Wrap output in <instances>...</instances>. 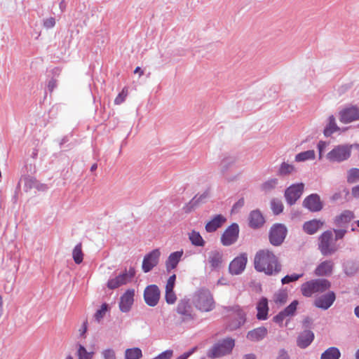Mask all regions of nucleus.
<instances>
[{"instance_id":"nucleus-59","label":"nucleus","mask_w":359,"mask_h":359,"mask_svg":"<svg viewBox=\"0 0 359 359\" xmlns=\"http://www.w3.org/2000/svg\"><path fill=\"white\" fill-rule=\"evenodd\" d=\"M197 349V347L195 346L192 348L191 350H189L187 352L184 353L182 355L179 356L177 359H187L189 357H190Z\"/></svg>"},{"instance_id":"nucleus-29","label":"nucleus","mask_w":359,"mask_h":359,"mask_svg":"<svg viewBox=\"0 0 359 359\" xmlns=\"http://www.w3.org/2000/svg\"><path fill=\"white\" fill-rule=\"evenodd\" d=\"M226 219L221 215H216L212 220L205 225V230L208 232L215 231L225 222Z\"/></svg>"},{"instance_id":"nucleus-57","label":"nucleus","mask_w":359,"mask_h":359,"mask_svg":"<svg viewBox=\"0 0 359 359\" xmlns=\"http://www.w3.org/2000/svg\"><path fill=\"white\" fill-rule=\"evenodd\" d=\"M287 317L285 315L283 311H280L278 314L273 317V321L278 324H282L285 318Z\"/></svg>"},{"instance_id":"nucleus-19","label":"nucleus","mask_w":359,"mask_h":359,"mask_svg":"<svg viewBox=\"0 0 359 359\" xmlns=\"http://www.w3.org/2000/svg\"><path fill=\"white\" fill-rule=\"evenodd\" d=\"M135 290L129 289L121 297L119 309L123 313L128 312L134 302Z\"/></svg>"},{"instance_id":"nucleus-61","label":"nucleus","mask_w":359,"mask_h":359,"mask_svg":"<svg viewBox=\"0 0 359 359\" xmlns=\"http://www.w3.org/2000/svg\"><path fill=\"white\" fill-rule=\"evenodd\" d=\"M245 204V201L243 198H240L233 206V210H238L241 208Z\"/></svg>"},{"instance_id":"nucleus-24","label":"nucleus","mask_w":359,"mask_h":359,"mask_svg":"<svg viewBox=\"0 0 359 359\" xmlns=\"http://www.w3.org/2000/svg\"><path fill=\"white\" fill-rule=\"evenodd\" d=\"M245 322V314L240 309H236L235 319L229 323L228 328L229 330L233 331L239 328Z\"/></svg>"},{"instance_id":"nucleus-34","label":"nucleus","mask_w":359,"mask_h":359,"mask_svg":"<svg viewBox=\"0 0 359 359\" xmlns=\"http://www.w3.org/2000/svg\"><path fill=\"white\" fill-rule=\"evenodd\" d=\"M142 357V352L139 348H127L125 351V359H140Z\"/></svg>"},{"instance_id":"nucleus-62","label":"nucleus","mask_w":359,"mask_h":359,"mask_svg":"<svg viewBox=\"0 0 359 359\" xmlns=\"http://www.w3.org/2000/svg\"><path fill=\"white\" fill-rule=\"evenodd\" d=\"M56 80L54 79H51L48 83V88L50 92H52L55 88L56 87Z\"/></svg>"},{"instance_id":"nucleus-30","label":"nucleus","mask_w":359,"mask_h":359,"mask_svg":"<svg viewBox=\"0 0 359 359\" xmlns=\"http://www.w3.org/2000/svg\"><path fill=\"white\" fill-rule=\"evenodd\" d=\"M341 353L337 348L330 347L321 354L320 359H339Z\"/></svg>"},{"instance_id":"nucleus-43","label":"nucleus","mask_w":359,"mask_h":359,"mask_svg":"<svg viewBox=\"0 0 359 359\" xmlns=\"http://www.w3.org/2000/svg\"><path fill=\"white\" fill-rule=\"evenodd\" d=\"M271 208L275 215H279L283 212V205L280 200L273 198L271 201Z\"/></svg>"},{"instance_id":"nucleus-52","label":"nucleus","mask_w":359,"mask_h":359,"mask_svg":"<svg viewBox=\"0 0 359 359\" xmlns=\"http://www.w3.org/2000/svg\"><path fill=\"white\" fill-rule=\"evenodd\" d=\"M339 112H359V107L357 105L352 104H347L344 108L341 109Z\"/></svg>"},{"instance_id":"nucleus-16","label":"nucleus","mask_w":359,"mask_h":359,"mask_svg":"<svg viewBox=\"0 0 359 359\" xmlns=\"http://www.w3.org/2000/svg\"><path fill=\"white\" fill-rule=\"evenodd\" d=\"M224 253L220 250H212L208 253V262L212 270L220 269L224 264Z\"/></svg>"},{"instance_id":"nucleus-27","label":"nucleus","mask_w":359,"mask_h":359,"mask_svg":"<svg viewBox=\"0 0 359 359\" xmlns=\"http://www.w3.org/2000/svg\"><path fill=\"white\" fill-rule=\"evenodd\" d=\"M257 318L258 320H264L267 318L269 306L268 300L265 297H262L257 305Z\"/></svg>"},{"instance_id":"nucleus-15","label":"nucleus","mask_w":359,"mask_h":359,"mask_svg":"<svg viewBox=\"0 0 359 359\" xmlns=\"http://www.w3.org/2000/svg\"><path fill=\"white\" fill-rule=\"evenodd\" d=\"M248 257L245 253L241 254L236 257L229 264V273L232 275L241 274L245 269Z\"/></svg>"},{"instance_id":"nucleus-49","label":"nucleus","mask_w":359,"mask_h":359,"mask_svg":"<svg viewBox=\"0 0 359 359\" xmlns=\"http://www.w3.org/2000/svg\"><path fill=\"white\" fill-rule=\"evenodd\" d=\"M101 354L103 359H116L115 351L111 348L104 349Z\"/></svg>"},{"instance_id":"nucleus-12","label":"nucleus","mask_w":359,"mask_h":359,"mask_svg":"<svg viewBox=\"0 0 359 359\" xmlns=\"http://www.w3.org/2000/svg\"><path fill=\"white\" fill-rule=\"evenodd\" d=\"M161 252L158 249H154L146 255L142 262V271L144 273L151 271L158 264Z\"/></svg>"},{"instance_id":"nucleus-10","label":"nucleus","mask_w":359,"mask_h":359,"mask_svg":"<svg viewBox=\"0 0 359 359\" xmlns=\"http://www.w3.org/2000/svg\"><path fill=\"white\" fill-rule=\"evenodd\" d=\"M161 291L156 285H149L144 289V299L151 307L156 306L159 302Z\"/></svg>"},{"instance_id":"nucleus-14","label":"nucleus","mask_w":359,"mask_h":359,"mask_svg":"<svg viewBox=\"0 0 359 359\" xmlns=\"http://www.w3.org/2000/svg\"><path fill=\"white\" fill-rule=\"evenodd\" d=\"M336 299V294L333 291L320 295L314 300L313 304L316 307L323 310H327L333 304Z\"/></svg>"},{"instance_id":"nucleus-63","label":"nucleus","mask_w":359,"mask_h":359,"mask_svg":"<svg viewBox=\"0 0 359 359\" xmlns=\"http://www.w3.org/2000/svg\"><path fill=\"white\" fill-rule=\"evenodd\" d=\"M351 194L354 198H359V185H357L352 188Z\"/></svg>"},{"instance_id":"nucleus-3","label":"nucleus","mask_w":359,"mask_h":359,"mask_svg":"<svg viewBox=\"0 0 359 359\" xmlns=\"http://www.w3.org/2000/svg\"><path fill=\"white\" fill-rule=\"evenodd\" d=\"M235 346V340L227 337L219 340L208 351L207 355L210 358H219L229 355Z\"/></svg>"},{"instance_id":"nucleus-46","label":"nucleus","mask_w":359,"mask_h":359,"mask_svg":"<svg viewBox=\"0 0 359 359\" xmlns=\"http://www.w3.org/2000/svg\"><path fill=\"white\" fill-rule=\"evenodd\" d=\"M107 309H108V305L107 304H103L101 306V308L100 309H98L96 311V313H95V315H94L95 319L97 322H100L104 316L106 312L107 311Z\"/></svg>"},{"instance_id":"nucleus-44","label":"nucleus","mask_w":359,"mask_h":359,"mask_svg":"<svg viewBox=\"0 0 359 359\" xmlns=\"http://www.w3.org/2000/svg\"><path fill=\"white\" fill-rule=\"evenodd\" d=\"M287 299V293L286 291L280 290L274 294L273 300L276 304H283Z\"/></svg>"},{"instance_id":"nucleus-23","label":"nucleus","mask_w":359,"mask_h":359,"mask_svg":"<svg viewBox=\"0 0 359 359\" xmlns=\"http://www.w3.org/2000/svg\"><path fill=\"white\" fill-rule=\"evenodd\" d=\"M183 250L176 251L172 252L168 257L165 262L166 270L170 272L171 270L175 269L182 259L183 255Z\"/></svg>"},{"instance_id":"nucleus-60","label":"nucleus","mask_w":359,"mask_h":359,"mask_svg":"<svg viewBox=\"0 0 359 359\" xmlns=\"http://www.w3.org/2000/svg\"><path fill=\"white\" fill-rule=\"evenodd\" d=\"M126 96V95L124 94V91L123 90L116 96V97L114 100V103L116 104H121L124 101Z\"/></svg>"},{"instance_id":"nucleus-36","label":"nucleus","mask_w":359,"mask_h":359,"mask_svg":"<svg viewBox=\"0 0 359 359\" xmlns=\"http://www.w3.org/2000/svg\"><path fill=\"white\" fill-rule=\"evenodd\" d=\"M93 355L94 352L87 351L86 348L83 345L79 344L78 346L76 351L78 359H93Z\"/></svg>"},{"instance_id":"nucleus-64","label":"nucleus","mask_w":359,"mask_h":359,"mask_svg":"<svg viewBox=\"0 0 359 359\" xmlns=\"http://www.w3.org/2000/svg\"><path fill=\"white\" fill-rule=\"evenodd\" d=\"M243 359H257L254 353H248L243 355Z\"/></svg>"},{"instance_id":"nucleus-11","label":"nucleus","mask_w":359,"mask_h":359,"mask_svg":"<svg viewBox=\"0 0 359 359\" xmlns=\"http://www.w3.org/2000/svg\"><path fill=\"white\" fill-rule=\"evenodd\" d=\"M239 227L236 223L230 225L223 233L221 243L224 246H229L235 243L238 238Z\"/></svg>"},{"instance_id":"nucleus-8","label":"nucleus","mask_w":359,"mask_h":359,"mask_svg":"<svg viewBox=\"0 0 359 359\" xmlns=\"http://www.w3.org/2000/svg\"><path fill=\"white\" fill-rule=\"evenodd\" d=\"M287 230L286 226L282 224H273L269 231V241L273 246H280L287 236Z\"/></svg>"},{"instance_id":"nucleus-18","label":"nucleus","mask_w":359,"mask_h":359,"mask_svg":"<svg viewBox=\"0 0 359 359\" xmlns=\"http://www.w3.org/2000/svg\"><path fill=\"white\" fill-rule=\"evenodd\" d=\"M210 197V191L206 189L202 194H196L184 207V212L188 213L191 212L196 207L205 203Z\"/></svg>"},{"instance_id":"nucleus-1","label":"nucleus","mask_w":359,"mask_h":359,"mask_svg":"<svg viewBox=\"0 0 359 359\" xmlns=\"http://www.w3.org/2000/svg\"><path fill=\"white\" fill-rule=\"evenodd\" d=\"M255 269L267 275L278 273L281 270L277 257L273 252L265 249L259 250L254 259Z\"/></svg>"},{"instance_id":"nucleus-17","label":"nucleus","mask_w":359,"mask_h":359,"mask_svg":"<svg viewBox=\"0 0 359 359\" xmlns=\"http://www.w3.org/2000/svg\"><path fill=\"white\" fill-rule=\"evenodd\" d=\"M303 206L311 212H318L323 208L320 196L316 194H312L305 198L303 201Z\"/></svg>"},{"instance_id":"nucleus-41","label":"nucleus","mask_w":359,"mask_h":359,"mask_svg":"<svg viewBox=\"0 0 359 359\" xmlns=\"http://www.w3.org/2000/svg\"><path fill=\"white\" fill-rule=\"evenodd\" d=\"M277 184L278 180L276 178L269 179L261 185V189L265 192H269L275 189Z\"/></svg>"},{"instance_id":"nucleus-5","label":"nucleus","mask_w":359,"mask_h":359,"mask_svg":"<svg viewBox=\"0 0 359 359\" xmlns=\"http://www.w3.org/2000/svg\"><path fill=\"white\" fill-rule=\"evenodd\" d=\"M351 155L349 144H338L327 154L326 158L331 163H341L347 161Z\"/></svg>"},{"instance_id":"nucleus-9","label":"nucleus","mask_w":359,"mask_h":359,"mask_svg":"<svg viewBox=\"0 0 359 359\" xmlns=\"http://www.w3.org/2000/svg\"><path fill=\"white\" fill-rule=\"evenodd\" d=\"M176 312L184 322L191 321L195 319L196 313L189 299L184 298L179 301L176 307Z\"/></svg>"},{"instance_id":"nucleus-22","label":"nucleus","mask_w":359,"mask_h":359,"mask_svg":"<svg viewBox=\"0 0 359 359\" xmlns=\"http://www.w3.org/2000/svg\"><path fill=\"white\" fill-rule=\"evenodd\" d=\"M268 330L265 327H259L249 331L246 337L251 341H259L267 335Z\"/></svg>"},{"instance_id":"nucleus-32","label":"nucleus","mask_w":359,"mask_h":359,"mask_svg":"<svg viewBox=\"0 0 359 359\" xmlns=\"http://www.w3.org/2000/svg\"><path fill=\"white\" fill-rule=\"evenodd\" d=\"M315 157L316 153L314 150H308L297 154L295 156V161L297 162H304L309 160H313Z\"/></svg>"},{"instance_id":"nucleus-26","label":"nucleus","mask_w":359,"mask_h":359,"mask_svg":"<svg viewBox=\"0 0 359 359\" xmlns=\"http://www.w3.org/2000/svg\"><path fill=\"white\" fill-rule=\"evenodd\" d=\"M334 264L327 260L320 264L315 270V274L318 276H329L332 272Z\"/></svg>"},{"instance_id":"nucleus-33","label":"nucleus","mask_w":359,"mask_h":359,"mask_svg":"<svg viewBox=\"0 0 359 359\" xmlns=\"http://www.w3.org/2000/svg\"><path fill=\"white\" fill-rule=\"evenodd\" d=\"M189 238L191 242L192 245L195 246L203 247L205 245V241L203 239L202 236L198 232L196 231H192L189 233Z\"/></svg>"},{"instance_id":"nucleus-45","label":"nucleus","mask_w":359,"mask_h":359,"mask_svg":"<svg viewBox=\"0 0 359 359\" xmlns=\"http://www.w3.org/2000/svg\"><path fill=\"white\" fill-rule=\"evenodd\" d=\"M299 302L297 300H294L289 306H287L283 311H282L287 317L293 316L297 310Z\"/></svg>"},{"instance_id":"nucleus-31","label":"nucleus","mask_w":359,"mask_h":359,"mask_svg":"<svg viewBox=\"0 0 359 359\" xmlns=\"http://www.w3.org/2000/svg\"><path fill=\"white\" fill-rule=\"evenodd\" d=\"M339 130V128L336 124L335 118L333 116H330L329 118V123L323 131L325 136L330 137L332 134Z\"/></svg>"},{"instance_id":"nucleus-6","label":"nucleus","mask_w":359,"mask_h":359,"mask_svg":"<svg viewBox=\"0 0 359 359\" xmlns=\"http://www.w3.org/2000/svg\"><path fill=\"white\" fill-rule=\"evenodd\" d=\"M318 248L321 253L325 255H331L338 250L336 241L333 238V233L331 231H326L319 237Z\"/></svg>"},{"instance_id":"nucleus-20","label":"nucleus","mask_w":359,"mask_h":359,"mask_svg":"<svg viewBox=\"0 0 359 359\" xmlns=\"http://www.w3.org/2000/svg\"><path fill=\"white\" fill-rule=\"evenodd\" d=\"M249 226L252 229L261 228L265 223V219L259 210L251 211L248 216Z\"/></svg>"},{"instance_id":"nucleus-47","label":"nucleus","mask_w":359,"mask_h":359,"mask_svg":"<svg viewBox=\"0 0 359 359\" xmlns=\"http://www.w3.org/2000/svg\"><path fill=\"white\" fill-rule=\"evenodd\" d=\"M165 302L168 304H173L176 302L177 297L173 290L165 289Z\"/></svg>"},{"instance_id":"nucleus-42","label":"nucleus","mask_w":359,"mask_h":359,"mask_svg":"<svg viewBox=\"0 0 359 359\" xmlns=\"http://www.w3.org/2000/svg\"><path fill=\"white\" fill-rule=\"evenodd\" d=\"M234 163L235 158L233 157L228 156L223 158L220 163L222 173L224 175Z\"/></svg>"},{"instance_id":"nucleus-37","label":"nucleus","mask_w":359,"mask_h":359,"mask_svg":"<svg viewBox=\"0 0 359 359\" xmlns=\"http://www.w3.org/2000/svg\"><path fill=\"white\" fill-rule=\"evenodd\" d=\"M346 180L350 184L359 182V169L356 168L349 169L347 172Z\"/></svg>"},{"instance_id":"nucleus-38","label":"nucleus","mask_w":359,"mask_h":359,"mask_svg":"<svg viewBox=\"0 0 359 359\" xmlns=\"http://www.w3.org/2000/svg\"><path fill=\"white\" fill-rule=\"evenodd\" d=\"M358 270L356 264L352 261H348L344 264V271L347 276L354 275Z\"/></svg>"},{"instance_id":"nucleus-4","label":"nucleus","mask_w":359,"mask_h":359,"mask_svg":"<svg viewBox=\"0 0 359 359\" xmlns=\"http://www.w3.org/2000/svg\"><path fill=\"white\" fill-rule=\"evenodd\" d=\"M330 287L331 283L327 279H313L303 283L301 291L304 297H310L314 294L325 292Z\"/></svg>"},{"instance_id":"nucleus-35","label":"nucleus","mask_w":359,"mask_h":359,"mask_svg":"<svg viewBox=\"0 0 359 359\" xmlns=\"http://www.w3.org/2000/svg\"><path fill=\"white\" fill-rule=\"evenodd\" d=\"M295 170L294 165L287 163L283 162L281 163L278 170V175L279 176H286L292 173Z\"/></svg>"},{"instance_id":"nucleus-40","label":"nucleus","mask_w":359,"mask_h":359,"mask_svg":"<svg viewBox=\"0 0 359 359\" xmlns=\"http://www.w3.org/2000/svg\"><path fill=\"white\" fill-rule=\"evenodd\" d=\"M339 121L347 124L359 119V114H339Z\"/></svg>"},{"instance_id":"nucleus-53","label":"nucleus","mask_w":359,"mask_h":359,"mask_svg":"<svg viewBox=\"0 0 359 359\" xmlns=\"http://www.w3.org/2000/svg\"><path fill=\"white\" fill-rule=\"evenodd\" d=\"M175 280H176L175 274L170 276L166 283L165 289L173 290L174 287H175Z\"/></svg>"},{"instance_id":"nucleus-50","label":"nucleus","mask_w":359,"mask_h":359,"mask_svg":"<svg viewBox=\"0 0 359 359\" xmlns=\"http://www.w3.org/2000/svg\"><path fill=\"white\" fill-rule=\"evenodd\" d=\"M25 186L29 189L36 188L40 189L38 187V182L36 180L32 177H27L25 179Z\"/></svg>"},{"instance_id":"nucleus-56","label":"nucleus","mask_w":359,"mask_h":359,"mask_svg":"<svg viewBox=\"0 0 359 359\" xmlns=\"http://www.w3.org/2000/svg\"><path fill=\"white\" fill-rule=\"evenodd\" d=\"M335 233L334 241H337L339 239H342L346 233V229H334Z\"/></svg>"},{"instance_id":"nucleus-13","label":"nucleus","mask_w":359,"mask_h":359,"mask_svg":"<svg viewBox=\"0 0 359 359\" xmlns=\"http://www.w3.org/2000/svg\"><path fill=\"white\" fill-rule=\"evenodd\" d=\"M304 185L303 183L292 184L285 192L287 203L292 205L300 198L303 193Z\"/></svg>"},{"instance_id":"nucleus-39","label":"nucleus","mask_w":359,"mask_h":359,"mask_svg":"<svg viewBox=\"0 0 359 359\" xmlns=\"http://www.w3.org/2000/svg\"><path fill=\"white\" fill-rule=\"evenodd\" d=\"M72 256L76 264H81L83 262V254L81 250V243H79L74 247Z\"/></svg>"},{"instance_id":"nucleus-28","label":"nucleus","mask_w":359,"mask_h":359,"mask_svg":"<svg viewBox=\"0 0 359 359\" xmlns=\"http://www.w3.org/2000/svg\"><path fill=\"white\" fill-rule=\"evenodd\" d=\"M323 222L318 219L306 222L303 225L304 231L310 235L316 233L323 226Z\"/></svg>"},{"instance_id":"nucleus-2","label":"nucleus","mask_w":359,"mask_h":359,"mask_svg":"<svg viewBox=\"0 0 359 359\" xmlns=\"http://www.w3.org/2000/svg\"><path fill=\"white\" fill-rule=\"evenodd\" d=\"M195 308L201 312H209L215 307L212 294L209 290L202 288L196 292L192 298Z\"/></svg>"},{"instance_id":"nucleus-55","label":"nucleus","mask_w":359,"mask_h":359,"mask_svg":"<svg viewBox=\"0 0 359 359\" xmlns=\"http://www.w3.org/2000/svg\"><path fill=\"white\" fill-rule=\"evenodd\" d=\"M55 25V20L51 17L43 20V25L47 29L53 27Z\"/></svg>"},{"instance_id":"nucleus-7","label":"nucleus","mask_w":359,"mask_h":359,"mask_svg":"<svg viewBox=\"0 0 359 359\" xmlns=\"http://www.w3.org/2000/svg\"><path fill=\"white\" fill-rule=\"evenodd\" d=\"M135 275V270L133 267H130L128 271L126 269L121 274L114 278H110L107 282V287L110 290H114L121 285L130 282Z\"/></svg>"},{"instance_id":"nucleus-25","label":"nucleus","mask_w":359,"mask_h":359,"mask_svg":"<svg viewBox=\"0 0 359 359\" xmlns=\"http://www.w3.org/2000/svg\"><path fill=\"white\" fill-rule=\"evenodd\" d=\"M354 217V214L351 210H344L334 219V224L338 227L345 226Z\"/></svg>"},{"instance_id":"nucleus-51","label":"nucleus","mask_w":359,"mask_h":359,"mask_svg":"<svg viewBox=\"0 0 359 359\" xmlns=\"http://www.w3.org/2000/svg\"><path fill=\"white\" fill-rule=\"evenodd\" d=\"M327 146H328V143L326 142H324V141H320L318 143L317 147L318 149L319 160L322 159L323 154L325 151Z\"/></svg>"},{"instance_id":"nucleus-58","label":"nucleus","mask_w":359,"mask_h":359,"mask_svg":"<svg viewBox=\"0 0 359 359\" xmlns=\"http://www.w3.org/2000/svg\"><path fill=\"white\" fill-rule=\"evenodd\" d=\"M172 354L173 351L172 350H166L160 353L158 356L159 359H170Z\"/></svg>"},{"instance_id":"nucleus-48","label":"nucleus","mask_w":359,"mask_h":359,"mask_svg":"<svg viewBox=\"0 0 359 359\" xmlns=\"http://www.w3.org/2000/svg\"><path fill=\"white\" fill-rule=\"evenodd\" d=\"M302 276H303V273H300V274L293 273L291 275H287L282 278L281 282L283 285L288 284L291 282L297 280L299 278H302Z\"/></svg>"},{"instance_id":"nucleus-21","label":"nucleus","mask_w":359,"mask_h":359,"mask_svg":"<svg viewBox=\"0 0 359 359\" xmlns=\"http://www.w3.org/2000/svg\"><path fill=\"white\" fill-rule=\"evenodd\" d=\"M314 339V333L309 330H306L302 332L297 339V345L301 348H306L308 347Z\"/></svg>"},{"instance_id":"nucleus-54","label":"nucleus","mask_w":359,"mask_h":359,"mask_svg":"<svg viewBox=\"0 0 359 359\" xmlns=\"http://www.w3.org/2000/svg\"><path fill=\"white\" fill-rule=\"evenodd\" d=\"M276 359H290V358L287 351L285 348H280L278 352Z\"/></svg>"}]
</instances>
